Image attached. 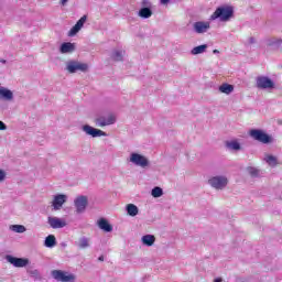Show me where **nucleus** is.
Here are the masks:
<instances>
[{"instance_id":"obj_42","label":"nucleus","mask_w":282,"mask_h":282,"mask_svg":"<svg viewBox=\"0 0 282 282\" xmlns=\"http://www.w3.org/2000/svg\"><path fill=\"white\" fill-rule=\"evenodd\" d=\"M213 54H219V50H214Z\"/></svg>"},{"instance_id":"obj_12","label":"nucleus","mask_w":282,"mask_h":282,"mask_svg":"<svg viewBox=\"0 0 282 282\" xmlns=\"http://www.w3.org/2000/svg\"><path fill=\"white\" fill-rule=\"evenodd\" d=\"M196 34H206L210 30V22L197 21L193 24Z\"/></svg>"},{"instance_id":"obj_36","label":"nucleus","mask_w":282,"mask_h":282,"mask_svg":"<svg viewBox=\"0 0 282 282\" xmlns=\"http://www.w3.org/2000/svg\"><path fill=\"white\" fill-rule=\"evenodd\" d=\"M8 129V126L3 123V121H0V131H6Z\"/></svg>"},{"instance_id":"obj_13","label":"nucleus","mask_w":282,"mask_h":282,"mask_svg":"<svg viewBox=\"0 0 282 282\" xmlns=\"http://www.w3.org/2000/svg\"><path fill=\"white\" fill-rule=\"evenodd\" d=\"M85 23H87V15H83L76 24L69 30L68 36H76L83 30Z\"/></svg>"},{"instance_id":"obj_6","label":"nucleus","mask_w":282,"mask_h":282,"mask_svg":"<svg viewBox=\"0 0 282 282\" xmlns=\"http://www.w3.org/2000/svg\"><path fill=\"white\" fill-rule=\"evenodd\" d=\"M66 69L69 74H76V72H83L85 74L89 69V65L78 61H68L66 63Z\"/></svg>"},{"instance_id":"obj_29","label":"nucleus","mask_w":282,"mask_h":282,"mask_svg":"<svg viewBox=\"0 0 282 282\" xmlns=\"http://www.w3.org/2000/svg\"><path fill=\"white\" fill-rule=\"evenodd\" d=\"M264 161L267 162V164H269V166H276V164H279V162L276 161V156L272 154H267Z\"/></svg>"},{"instance_id":"obj_20","label":"nucleus","mask_w":282,"mask_h":282,"mask_svg":"<svg viewBox=\"0 0 282 282\" xmlns=\"http://www.w3.org/2000/svg\"><path fill=\"white\" fill-rule=\"evenodd\" d=\"M110 58L117 63L124 61V51L122 50H113L111 52Z\"/></svg>"},{"instance_id":"obj_10","label":"nucleus","mask_w":282,"mask_h":282,"mask_svg":"<svg viewBox=\"0 0 282 282\" xmlns=\"http://www.w3.org/2000/svg\"><path fill=\"white\" fill-rule=\"evenodd\" d=\"M82 131H84V133H86V135H90V138H106L107 132L100 130V129H96L89 124H84L82 127Z\"/></svg>"},{"instance_id":"obj_5","label":"nucleus","mask_w":282,"mask_h":282,"mask_svg":"<svg viewBox=\"0 0 282 282\" xmlns=\"http://www.w3.org/2000/svg\"><path fill=\"white\" fill-rule=\"evenodd\" d=\"M51 276L58 282H76V275L63 270H53Z\"/></svg>"},{"instance_id":"obj_9","label":"nucleus","mask_w":282,"mask_h":282,"mask_svg":"<svg viewBox=\"0 0 282 282\" xmlns=\"http://www.w3.org/2000/svg\"><path fill=\"white\" fill-rule=\"evenodd\" d=\"M88 205H89V198L85 195H80L74 200V206L78 215H83V213L87 210Z\"/></svg>"},{"instance_id":"obj_27","label":"nucleus","mask_w":282,"mask_h":282,"mask_svg":"<svg viewBox=\"0 0 282 282\" xmlns=\"http://www.w3.org/2000/svg\"><path fill=\"white\" fill-rule=\"evenodd\" d=\"M226 147L231 151H241V144L238 141H227Z\"/></svg>"},{"instance_id":"obj_4","label":"nucleus","mask_w":282,"mask_h":282,"mask_svg":"<svg viewBox=\"0 0 282 282\" xmlns=\"http://www.w3.org/2000/svg\"><path fill=\"white\" fill-rule=\"evenodd\" d=\"M207 183L212 186V188H215V191H224V188L228 186V176L226 175L212 176Z\"/></svg>"},{"instance_id":"obj_22","label":"nucleus","mask_w":282,"mask_h":282,"mask_svg":"<svg viewBox=\"0 0 282 282\" xmlns=\"http://www.w3.org/2000/svg\"><path fill=\"white\" fill-rule=\"evenodd\" d=\"M141 241L143 246H148V248H151L153 243H155V236L153 235H145L141 238Z\"/></svg>"},{"instance_id":"obj_28","label":"nucleus","mask_w":282,"mask_h":282,"mask_svg":"<svg viewBox=\"0 0 282 282\" xmlns=\"http://www.w3.org/2000/svg\"><path fill=\"white\" fill-rule=\"evenodd\" d=\"M77 246L80 250H85V249L89 248V238H87V237L79 238Z\"/></svg>"},{"instance_id":"obj_40","label":"nucleus","mask_w":282,"mask_h":282,"mask_svg":"<svg viewBox=\"0 0 282 282\" xmlns=\"http://www.w3.org/2000/svg\"><path fill=\"white\" fill-rule=\"evenodd\" d=\"M214 282H224V279H223V278H216V279L214 280Z\"/></svg>"},{"instance_id":"obj_23","label":"nucleus","mask_w":282,"mask_h":282,"mask_svg":"<svg viewBox=\"0 0 282 282\" xmlns=\"http://www.w3.org/2000/svg\"><path fill=\"white\" fill-rule=\"evenodd\" d=\"M126 210L130 217H135L138 216V213H140V209L138 208V206L133 204H128L126 206Z\"/></svg>"},{"instance_id":"obj_32","label":"nucleus","mask_w":282,"mask_h":282,"mask_svg":"<svg viewBox=\"0 0 282 282\" xmlns=\"http://www.w3.org/2000/svg\"><path fill=\"white\" fill-rule=\"evenodd\" d=\"M248 173L251 177H261V170L257 167H248Z\"/></svg>"},{"instance_id":"obj_11","label":"nucleus","mask_w":282,"mask_h":282,"mask_svg":"<svg viewBox=\"0 0 282 282\" xmlns=\"http://www.w3.org/2000/svg\"><path fill=\"white\" fill-rule=\"evenodd\" d=\"M6 260L14 268H25L26 265H30V259L28 258H17L14 256L8 254Z\"/></svg>"},{"instance_id":"obj_33","label":"nucleus","mask_w":282,"mask_h":282,"mask_svg":"<svg viewBox=\"0 0 282 282\" xmlns=\"http://www.w3.org/2000/svg\"><path fill=\"white\" fill-rule=\"evenodd\" d=\"M30 276H33V279H39V270H31L29 271Z\"/></svg>"},{"instance_id":"obj_38","label":"nucleus","mask_w":282,"mask_h":282,"mask_svg":"<svg viewBox=\"0 0 282 282\" xmlns=\"http://www.w3.org/2000/svg\"><path fill=\"white\" fill-rule=\"evenodd\" d=\"M160 1H161L162 6H166V3H169V1H171V0H160Z\"/></svg>"},{"instance_id":"obj_21","label":"nucleus","mask_w":282,"mask_h":282,"mask_svg":"<svg viewBox=\"0 0 282 282\" xmlns=\"http://www.w3.org/2000/svg\"><path fill=\"white\" fill-rule=\"evenodd\" d=\"M138 15L141 19H151V17H153V11L151 10V8L149 7H142L139 12Z\"/></svg>"},{"instance_id":"obj_25","label":"nucleus","mask_w":282,"mask_h":282,"mask_svg":"<svg viewBox=\"0 0 282 282\" xmlns=\"http://www.w3.org/2000/svg\"><path fill=\"white\" fill-rule=\"evenodd\" d=\"M45 248H54L56 246V236L48 235L44 240Z\"/></svg>"},{"instance_id":"obj_14","label":"nucleus","mask_w":282,"mask_h":282,"mask_svg":"<svg viewBox=\"0 0 282 282\" xmlns=\"http://www.w3.org/2000/svg\"><path fill=\"white\" fill-rule=\"evenodd\" d=\"M47 224L53 229L65 228V226H67V223L63 218L53 217V216L47 217Z\"/></svg>"},{"instance_id":"obj_15","label":"nucleus","mask_w":282,"mask_h":282,"mask_svg":"<svg viewBox=\"0 0 282 282\" xmlns=\"http://www.w3.org/2000/svg\"><path fill=\"white\" fill-rule=\"evenodd\" d=\"M65 202H67V195H65V194L55 195L53 198V202H52V206H53L54 210H61V208H63V204H65Z\"/></svg>"},{"instance_id":"obj_41","label":"nucleus","mask_w":282,"mask_h":282,"mask_svg":"<svg viewBox=\"0 0 282 282\" xmlns=\"http://www.w3.org/2000/svg\"><path fill=\"white\" fill-rule=\"evenodd\" d=\"M98 261H105V257H104V256H100V257L98 258Z\"/></svg>"},{"instance_id":"obj_18","label":"nucleus","mask_w":282,"mask_h":282,"mask_svg":"<svg viewBox=\"0 0 282 282\" xmlns=\"http://www.w3.org/2000/svg\"><path fill=\"white\" fill-rule=\"evenodd\" d=\"M59 52L61 54H72L73 52H76V44L72 42H64L59 47Z\"/></svg>"},{"instance_id":"obj_37","label":"nucleus","mask_w":282,"mask_h":282,"mask_svg":"<svg viewBox=\"0 0 282 282\" xmlns=\"http://www.w3.org/2000/svg\"><path fill=\"white\" fill-rule=\"evenodd\" d=\"M67 3H69V0H59V4L63 7L67 6Z\"/></svg>"},{"instance_id":"obj_8","label":"nucleus","mask_w":282,"mask_h":282,"mask_svg":"<svg viewBox=\"0 0 282 282\" xmlns=\"http://www.w3.org/2000/svg\"><path fill=\"white\" fill-rule=\"evenodd\" d=\"M256 87L258 89H274V82L268 76H258L256 78Z\"/></svg>"},{"instance_id":"obj_34","label":"nucleus","mask_w":282,"mask_h":282,"mask_svg":"<svg viewBox=\"0 0 282 282\" xmlns=\"http://www.w3.org/2000/svg\"><path fill=\"white\" fill-rule=\"evenodd\" d=\"M141 6H142V8H151V1L142 0Z\"/></svg>"},{"instance_id":"obj_39","label":"nucleus","mask_w":282,"mask_h":282,"mask_svg":"<svg viewBox=\"0 0 282 282\" xmlns=\"http://www.w3.org/2000/svg\"><path fill=\"white\" fill-rule=\"evenodd\" d=\"M249 43H250L251 45L254 44V43H256L254 37H250V39H249Z\"/></svg>"},{"instance_id":"obj_7","label":"nucleus","mask_w":282,"mask_h":282,"mask_svg":"<svg viewBox=\"0 0 282 282\" xmlns=\"http://www.w3.org/2000/svg\"><path fill=\"white\" fill-rule=\"evenodd\" d=\"M116 115H100L95 119L96 127H109L111 124H116Z\"/></svg>"},{"instance_id":"obj_16","label":"nucleus","mask_w":282,"mask_h":282,"mask_svg":"<svg viewBox=\"0 0 282 282\" xmlns=\"http://www.w3.org/2000/svg\"><path fill=\"white\" fill-rule=\"evenodd\" d=\"M267 47L271 50H281L282 47V37H269L265 40Z\"/></svg>"},{"instance_id":"obj_2","label":"nucleus","mask_w":282,"mask_h":282,"mask_svg":"<svg viewBox=\"0 0 282 282\" xmlns=\"http://www.w3.org/2000/svg\"><path fill=\"white\" fill-rule=\"evenodd\" d=\"M249 135L252 140L261 142V144H272V142H274V138L261 129H251Z\"/></svg>"},{"instance_id":"obj_35","label":"nucleus","mask_w":282,"mask_h":282,"mask_svg":"<svg viewBox=\"0 0 282 282\" xmlns=\"http://www.w3.org/2000/svg\"><path fill=\"white\" fill-rule=\"evenodd\" d=\"M6 180V171L0 170V182H3Z\"/></svg>"},{"instance_id":"obj_19","label":"nucleus","mask_w":282,"mask_h":282,"mask_svg":"<svg viewBox=\"0 0 282 282\" xmlns=\"http://www.w3.org/2000/svg\"><path fill=\"white\" fill-rule=\"evenodd\" d=\"M97 226H98V228H100V230H104V232H112L113 231V226H111V224H109V220H107L106 218H100L97 221Z\"/></svg>"},{"instance_id":"obj_31","label":"nucleus","mask_w":282,"mask_h":282,"mask_svg":"<svg viewBox=\"0 0 282 282\" xmlns=\"http://www.w3.org/2000/svg\"><path fill=\"white\" fill-rule=\"evenodd\" d=\"M10 230H12L13 232L23 234L25 232L26 229H25V226L23 225H11Z\"/></svg>"},{"instance_id":"obj_30","label":"nucleus","mask_w":282,"mask_h":282,"mask_svg":"<svg viewBox=\"0 0 282 282\" xmlns=\"http://www.w3.org/2000/svg\"><path fill=\"white\" fill-rule=\"evenodd\" d=\"M151 195L152 197H155V198L162 197L164 195V191L162 189V187L156 186L152 188Z\"/></svg>"},{"instance_id":"obj_1","label":"nucleus","mask_w":282,"mask_h":282,"mask_svg":"<svg viewBox=\"0 0 282 282\" xmlns=\"http://www.w3.org/2000/svg\"><path fill=\"white\" fill-rule=\"evenodd\" d=\"M235 15V10L232 7H218L215 12L210 15L209 21H219L226 22L229 19H232Z\"/></svg>"},{"instance_id":"obj_3","label":"nucleus","mask_w":282,"mask_h":282,"mask_svg":"<svg viewBox=\"0 0 282 282\" xmlns=\"http://www.w3.org/2000/svg\"><path fill=\"white\" fill-rule=\"evenodd\" d=\"M129 162L134 164V166H140V169H149L151 166V162L149 159L140 153L132 152L130 154Z\"/></svg>"},{"instance_id":"obj_26","label":"nucleus","mask_w":282,"mask_h":282,"mask_svg":"<svg viewBox=\"0 0 282 282\" xmlns=\"http://www.w3.org/2000/svg\"><path fill=\"white\" fill-rule=\"evenodd\" d=\"M219 91H221V94H232V91H235V86L230 85V84H223L221 86H219Z\"/></svg>"},{"instance_id":"obj_24","label":"nucleus","mask_w":282,"mask_h":282,"mask_svg":"<svg viewBox=\"0 0 282 282\" xmlns=\"http://www.w3.org/2000/svg\"><path fill=\"white\" fill-rule=\"evenodd\" d=\"M206 50H208V44H202V45H198V46L192 48L191 54L193 56H197V54H204V52H206Z\"/></svg>"},{"instance_id":"obj_17","label":"nucleus","mask_w":282,"mask_h":282,"mask_svg":"<svg viewBox=\"0 0 282 282\" xmlns=\"http://www.w3.org/2000/svg\"><path fill=\"white\" fill-rule=\"evenodd\" d=\"M0 100L11 101L14 100V93L12 90L0 86Z\"/></svg>"},{"instance_id":"obj_43","label":"nucleus","mask_w":282,"mask_h":282,"mask_svg":"<svg viewBox=\"0 0 282 282\" xmlns=\"http://www.w3.org/2000/svg\"><path fill=\"white\" fill-rule=\"evenodd\" d=\"M0 63H2L3 65H6L7 61H6V59H0Z\"/></svg>"}]
</instances>
